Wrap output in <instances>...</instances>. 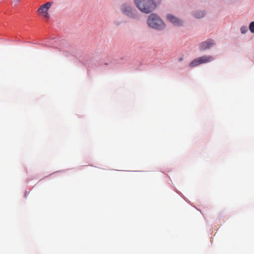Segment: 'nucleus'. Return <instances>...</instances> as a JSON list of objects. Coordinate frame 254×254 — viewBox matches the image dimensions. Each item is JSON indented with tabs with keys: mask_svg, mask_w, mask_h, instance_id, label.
<instances>
[{
	"mask_svg": "<svg viewBox=\"0 0 254 254\" xmlns=\"http://www.w3.org/2000/svg\"><path fill=\"white\" fill-rule=\"evenodd\" d=\"M183 60V58L181 57L178 59V61L182 62Z\"/></svg>",
	"mask_w": 254,
	"mask_h": 254,
	"instance_id": "12",
	"label": "nucleus"
},
{
	"mask_svg": "<svg viewBox=\"0 0 254 254\" xmlns=\"http://www.w3.org/2000/svg\"><path fill=\"white\" fill-rule=\"evenodd\" d=\"M248 31V28L246 26H242L241 28V32L242 34H245Z\"/></svg>",
	"mask_w": 254,
	"mask_h": 254,
	"instance_id": "10",
	"label": "nucleus"
},
{
	"mask_svg": "<svg viewBox=\"0 0 254 254\" xmlns=\"http://www.w3.org/2000/svg\"><path fill=\"white\" fill-rule=\"evenodd\" d=\"M43 5L47 8V9H49V8L52 5V2H48L46 4H43Z\"/></svg>",
	"mask_w": 254,
	"mask_h": 254,
	"instance_id": "11",
	"label": "nucleus"
},
{
	"mask_svg": "<svg viewBox=\"0 0 254 254\" xmlns=\"http://www.w3.org/2000/svg\"><path fill=\"white\" fill-rule=\"evenodd\" d=\"M138 9L142 12L149 13L156 8V4L152 0H134Z\"/></svg>",
	"mask_w": 254,
	"mask_h": 254,
	"instance_id": "1",
	"label": "nucleus"
},
{
	"mask_svg": "<svg viewBox=\"0 0 254 254\" xmlns=\"http://www.w3.org/2000/svg\"><path fill=\"white\" fill-rule=\"evenodd\" d=\"M250 30L252 32L254 33V22H252L249 26Z\"/></svg>",
	"mask_w": 254,
	"mask_h": 254,
	"instance_id": "9",
	"label": "nucleus"
},
{
	"mask_svg": "<svg viewBox=\"0 0 254 254\" xmlns=\"http://www.w3.org/2000/svg\"><path fill=\"white\" fill-rule=\"evenodd\" d=\"M15 2H17V3L19 2V0H15Z\"/></svg>",
	"mask_w": 254,
	"mask_h": 254,
	"instance_id": "14",
	"label": "nucleus"
},
{
	"mask_svg": "<svg viewBox=\"0 0 254 254\" xmlns=\"http://www.w3.org/2000/svg\"><path fill=\"white\" fill-rule=\"evenodd\" d=\"M122 12L127 15V16L132 17L135 18L136 15L133 10H132L131 7L127 4H124L122 7Z\"/></svg>",
	"mask_w": 254,
	"mask_h": 254,
	"instance_id": "4",
	"label": "nucleus"
},
{
	"mask_svg": "<svg viewBox=\"0 0 254 254\" xmlns=\"http://www.w3.org/2000/svg\"><path fill=\"white\" fill-rule=\"evenodd\" d=\"M15 2H17V3L19 2V0H15Z\"/></svg>",
	"mask_w": 254,
	"mask_h": 254,
	"instance_id": "13",
	"label": "nucleus"
},
{
	"mask_svg": "<svg viewBox=\"0 0 254 254\" xmlns=\"http://www.w3.org/2000/svg\"><path fill=\"white\" fill-rule=\"evenodd\" d=\"M214 42L213 40L208 39L207 41L201 42L200 44V49L201 51L209 49L214 45Z\"/></svg>",
	"mask_w": 254,
	"mask_h": 254,
	"instance_id": "5",
	"label": "nucleus"
},
{
	"mask_svg": "<svg viewBox=\"0 0 254 254\" xmlns=\"http://www.w3.org/2000/svg\"><path fill=\"white\" fill-rule=\"evenodd\" d=\"M213 59L211 56L205 55L194 59L190 63L189 65L191 67H195L200 64L211 62Z\"/></svg>",
	"mask_w": 254,
	"mask_h": 254,
	"instance_id": "3",
	"label": "nucleus"
},
{
	"mask_svg": "<svg viewBox=\"0 0 254 254\" xmlns=\"http://www.w3.org/2000/svg\"><path fill=\"white\" fill-rule=\"evenodd\" d=\"M167 18L175 26H181L183 23L180 19L170 14L167 15Z\"/></svg>",
	"mask_w": 254,
	"mask_h": 254,
	"instance_id": "6",
	"label": "nucleus"
},
{
	"mask_svg": "<svg viewBox=\"0 0 254 254\" xmlns=\"http://www.w3.org/2000/svg\"><path fill=\"white\" fill-rule=\"evenodd\" d=\"M204 12L202 11L195 12L194 15L197 18H200L204 16Z\"/></svg>",
	"mask_w": 254,
	"mask_h": 254,
	"instance_id": "8",
	"label": "nucleus"
},
{
	"mask_svg": "<svg viewBox=\"0 0 254 254\" xmlns=\"http://www.w3.org/2000/svg\"><path fill=\"white\" fill-rule=\"evenodd\" d=\"M148 25L153 28L160 29L164 27V24L159 16L154 13L151 14L148 19Z\"/></svg>",
	"mask_w": 254,
	"mask_h": 254,
	"instance_id": "2",
	"label": "nucleus"
},
{
	"mask_svg": "<svg viewBox=\"0 0 254 254\" xmlns=\"http://www.w3.org/2000/svg\"><path fill=\"white\" fill-rule=\"evenodd\" d=\"M38 11L39 13L42 14L44 17L46 18H48L49 17V14L48 13V9H47V8L45 7L43 5L38 9Z\"/></svg>",
	"mask_w": 254,
	"mask_h": 254,
	"instance_id": "7",
	"label": "nucleus"
}]
</instances>
